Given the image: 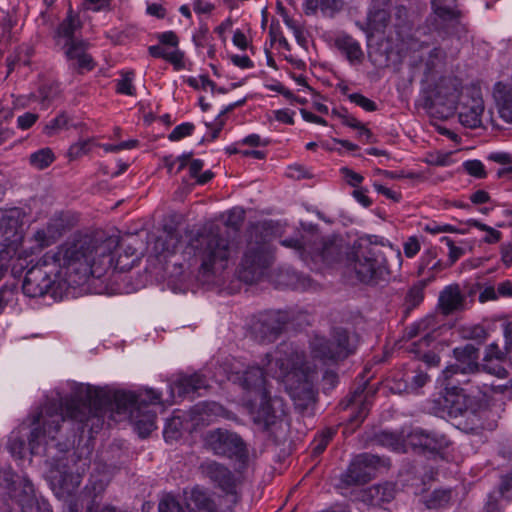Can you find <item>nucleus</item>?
<instances>
[{
    "mask_svg": "<svg viewBox=\"0 0 512 512\" xmlns=\"http://www.w3.org/2000/svg\"><path fill=\"white\" fill-rule=\"evenodd\" d=\"M465 298L458 285H449L443 289L439 296V306L445 315L464 308Z\"/></svg>",
    "mask_w": 512,
    "mask_h": 512,
    "instance_id": "25",
    "label": "nucleus"
},
{
    "mask_svg": "<svg viewBox=\"0 0 512 512\" xmlns=\"http://www.w3.org/2000/svg\"><path fill=\"white\" fill-rule=\"evenodd\" d=\"M194 130V125L191 123H183L176 126L169 135L171 141H178L188 135Z\"/></svg>",
    "mask_w": 512,
    "mask_h": 512,
    "instance_id": "47",
    "label": "nucleus"
},
{
    "mask_svg": "<svg viewBox=\"0 0 512 512\" xmlns=\"http://www.w3.org/2000/svg\"><path fill=\"white\" fill-rule=\"evenodd\" d=\"M396 494L395 485L392 483L377 484L368 487L362 493L363 502L372 507L373 510L379 509L380 512H390L384 506L391 503Z\"/></svg>",
    "mask_w": 512,
    "mask_h": 512,
    "instance_id": "17",
    "label": "nucleus"
},
{
    "mask_svg": "<svg viewBox=\"0 0 512 512\" xmlns=\"http://www.w3.org/2000/svg\"><path fill=\"white\" fill-rule=\"evenodd\" d=\"M441 242H444L449 248V265H453L461 256L464 255V249L458 246H455L453 240L447 236H443L440 239Z\"/></svg>",
    "mask_w": 512,
    "mask_h": 512,
    "instance_id": "42",
    "label": "nucleus"
},
{
    "mask_svg": "<svg viewBox=\"0 0 512 512\" xmlns=\"http://www.w3.org/2000/svg\"><path fill=\"white\" fill-rule=\"evenodd\" d=\"M437 258V251L435 248L428 249L421 258V263L418 269V274L423 275L425 270L433 263Z\"/></svg>",
    "mask_w": 512,
    "mask_h": 512,
    "instance_id": "52",
    "label": "nucleus"
},
{
    "mask_svg": "<svg viewBox=\"0 0 512 512\" xmlns=\"http://www.w3.org/2000/svg\"><path fill=\"white\" fill-rule=\"evenodd\" d=\"M13 117V111L8 107L0 105V145L5 143L13 135V132L4 127L3 123L9 121Z\"/></svg>",
    "mask_w": 512,
    "mask_h": 512,
    "instance_id": "37",
    "label": "nucleus"
},
{
    "mask_svg": "<svg viewBox=\"0 0 512 512\" xmlns=\"http://www.w3.org/2000/svg\"><path fill=\"white\" fill-rule=\"evenodd\" d=\"M348 98L351 102L355 103L356 105L360 106L366 111H375L376 110V104L372 100L368 99L367 97L363 96L359 93H353L348 95Z\"/></svg>",
    "mask_w": 512,
    "mask_h": 512,
    "instance_id": "48",
    "label": "nucleus"
},
{
    "mask_svg": "<svg viewBox=\"0 0 512 512\" xmlns=\"http://www.w3.org/2000/svg\"><path fill=\"white\" fill-rule=\"evenodd\" d=\"M157 245L162 247L163 252L175 253L179 245V235L176 232H168L165 238H158Z\"/></svg>",
    "mask_w": 512,
    "mask_h": 512,
    "instance_id": "38",
    "label": "nucleus"
},
{
    "mask_svg": "<svg viewBox=\"0 0 512 512\" xmlns=\"http://www.w3.org/2000/svg\"><path fill=\"white\" fill-rule=\"evenodd\" d=\"M492 96L498 117L512 126V85L497 82L493 87Z\"/></svg>",
    "mask_w": 512,
    "mask_h": 512,
    "instance_id": "20",
    "label": "nucleus"
},
{
    "mask_svg": "<svg viewBox=\"0 0 512 512\" xmlns=\"http://www.w3.org/2000/svg\"><path fill=\"white\" fill-rule=\"evenodd\" d=\"M209 38H210V35H209L208 27L203 25V26H200L197 33L194 34L193 41L196 46L205 47V46L209 45Z\"/></svg>",
    "mask_w": 512,
    "mask_h": 512,
    "instance_id": "53",
    "label": "nucleus"
},
{
    "mask_svg": "<svg viewBox=\"0 0 512 512\" xmlns=\"http://www.w3.org/2000/svg\"><path fill=\"white\" fill-rule=\"evenodd\" d=\"M192 6L198 14H208L214 9V5L205 0H193Z\"/></svg>",
    "mask_w": 512,
    "mask_h": 512,
    "instance_id": "64",
    "label": "nucleus"
},
{
    "mask_svg": "<svg viewBox=\"0 0 512 512\" xmlns=\"http://www.w3.org/2000/svg\"><path fill=\"white\" fill-rule=\"evenodd\" d=\"M191 497L194 500L197 507L207 511H211V503L204 493L199 490H193Z\"/></svg>",
    "mask_w": 512,
    "mask_h": 512,
    "instance_id": "57",
    "label": "nucleus"
},
{
    "mask_svg": "<svg viewBox=\"0 0 512 512\" xmlns=\"http://www.w3.org/2000/svg\"><path fill=\"white\" fill-rule=\"evenodd\" d=\"M424 441V449L429 451H437L447 445V439L443 434L424 430L421 436Z\"/></svg>",
    "mask_w": 512,
    "mask_h": 512,
    "instance_id": "34",
    "label": "nucleus"
},
{
    "mask_svg": "<svg viewBox=\"0 0 512 512\" xmlns=\"http://www.w3.org/2000/svg\"><path fill=\"white\" fill-rule=\"evenodd\" d=\"M316 374L315 368L305 362L304 354L281 345L265 355L261 366L252 365L243 371H232L228 379L258 396L270 391L267 380L270 376L283 383L296 406L307 408L315 401Z\"/></svg>",
    "mask_w": 512,
    "mask_h": 512,
    "instance_id": "3",
    "label": "nucleus"
},
{
    "mask_svg": "<svg viewBox=\"0 0 512 512\" xmlns=\"http://www.w3.org/2000/svg\"><path fill=\"white\" fill-rule=\"evenodd\" d=\"M38 119V115L27 112L17 118V125L20 129H29Z\"/></svg>",
    "mask_w": 512,
    "mask_h": 512,
    "instance_id": "59",
    "label": "nucleus"
},
{
    "mask_svg": "<svg viewBox=\"0 0 512 512\" xmlns=\"http://www.w3.org/2000/svg\"><path fill=\"white\" fill-rule=\"evenodd\" d=\"M446 53L440 47L432 48L425 57L421 56V62L424 65V73L431 74L445 60Z\"/></svg>",
    "mask_w": 512,
    "mask_h": 512,
    "instance_id": "28",
    "label": "nucleus"
},
{
    "mask_svg": "<svg viewBox=\"0 0 512 512\" xmlns=\"http://www.w3.org/2000/svg\"><path fill=\"white\" fill-rule=\"evenodd\" d=\"M328 4L329 0H305V13L307 15L313 14L319 7H321L322 9H329V7H327Z\"/></svg>",
    "mask_w": 512,
    "mask_h": 512,
    "instance_id": "61",
    "label": "nucleus"
},
{
    "mask_svg": "<svg viewBox=\"0 0 512 512\" xmlns=\"http://www.w3.org/2000/svg\"><path fill=\"white\" fill-rule=\"evenodd\" d=\"M349 271L363 283H377L389 275L386 254L382 247L369 245L356 252L354 258L348 259Z\"/></svg>",
    "mask_w": 512,
    "mask_h": 512,
    "instance_id": "8",
    "label": "nucleus"
},
{
    "mask_svg": "<svg viewBox=\"0 0 512 512\" xmlns=\"http://www.w3.org/2000/svg\"><path fill=\"white\" fill-rule=\"evenodd\" d=\"M59 235V229L55 225L49 224L47 227L36 231L34 239L39 248H44L51 245Z\"/></svg>",
    "mask_w": 512,
    "mask_h": 512,
    "instance_id": "29",
    "label": "nucleus"
},
{
    "mask_svg": "<svg viewBox=\"0 0 512 512\" xmlns=\"http://www.w3.org/2000/svg\"><path fill=\"white\" fill-rule=\"evenodd\" d=\"M434 280V276L423 279L418 284L414 285L406 295V302L412 306H417L424 298L423 289L424 287Z\"/></svg>",
    "mask_w": 512,
    "mask_h": 512,
    "instance_id": "35",
    "label": "nucleus"
},
{
    "mask_svg": "<svg viewBox=\"0 0 512 512\" xmlns=\"http://www.w3.org/2000/svg\"><path fill=\"white\" fill-rule=\"evenodd\" d=\"M81 27L79 17L73 13L72 9H69L67 17L61 22L57 29V43L65 46L72 42H77L79 39L76 35L81 30Z\"/></svg>",
    "mask_w": 512,
    "mask_h": 512,
    "instance_id": "24",
    "label": "nucleus"
},
{
    "mask_svg": "<svg viewBox=\"0 0 512 512\" xmlns=\"http://www.w3.org/2000/svg\"><path fill=\"white\" fill-rule=\"evenodd\" d=\"M456 363L449 365L443 370L444 380L452 379L454 376L472 374V378L465 380L467 384H481L482 377L480 366L478 364L479 353L473 345L467 344L463 347H457L453 351Z\"/></svg>",
    "mask_w": 512,
    "mask_h": 512,
    "instance_id": "12",
    "label": "nucleus"
},
{
    "mask_svg": "<svg viewBox=\"0 0 512 512\" xmlns=\"http://www.w3.org/2000/svg\"><path fill=\"white\" fill-rule=\"evenodd\" d=\"M333 435L334 431L331 429H327L318 438H316L313 443L312 454L314 456L320 455L326 449Z\"/></svg>",
    "mask_w": 512,
    "mask_h": 512,
    "instance_id": "39",
    "label": "nucleus"
},
{
    "mask_svg": "<svg viewBox=\"0 0 512 512\" xmlns=\"http://www.w3.org/2000/svg\"><path fill=\"white\" fill-rule=\"evenodd\" d=\"M16 487L10 498L14 499L21 506L22 512H31L36 503L33 484L28 478L23 476Z\"/></svg>",
    "mask_w": 512,
    "mask_h": 512,
    "instance_id": "27",
    "label": "nucleus"
},
{
    "mask_svg": "<svg viewBox=\"0 0 512 512\" xmlns=\"http://www.w3.org/2000/svg\"><path fill=\"white\" fill-rule=\"evenodd\" d=\"M387 0H373V4L369 9L365 26H360L371 37L375 32H382L389 22V12L384 7Z\"/></svg>",
    "mask_w": 512,
    "mask_h": 512,
    "instance_id": "21",
    "label": "nucleus"
},
{
    "mask_svg": "<svg viewBox=\"0 0 512 512\" xmlns=\"http://www.w3.org/2000/svg\"><path fill=\"white\" fill-rule=\"evenodd\" d=\"M457 0H431L432 26L440 35H453L462 29L461 12L454 6Z\"/></svg>",
    "mask_w": 512,
    "mask_h": 512,
    "instance_id": "14",
    "label": "nucleus"
},
{
    "mask_svg": "<svg viewBox=\"0 0 512 512\" xmlns=\"http://www.w3.org/2000/svg\"><path fill=\"white\" fill-rule=\"evenodd\" d=\"M464 170L471 176L484 178L486 171L480 160H468L463 163Z\"/></svg>",
    "mask_w": 512,
    "mask_h": 512,
    "instance_id": "41",
    "label": "nucleus"
},
{
    "mask_svg": "<svg viewBox=\"0 0 512 512\" xmlns=\"http://www.w3.org/2000/svg\"><path fill=\"white\" fill-rule=\"evenodd\" d=\"M423 435H424L423 429H420V428L412 429L406 435H402L403 444L410 445L413 447H421L424 449V441L422 440V437H421Z\"/></svg>",
    "mask_w": 512,
    "mask_h": 512,
    "instance_id": "40",
    "label": "nucleus"
},
{
    "mask_svg": "<svg viewBox=\"0 0 512 512\" xmlns=\"http://www.w3.org/2000/svg\"><path fill=\"white\" fill-rule=\"evenodd\" d=\"M188 245L200 259L198 277L203 283H213L228 268L236 249L216 227H204L189 236Z\"/></svg>",
    "mask_w": 512,
    "mask_h": 512,
    "instance_id": "5",
    "label": "nucleus"
},
{
    "mask_svg": "<svg viewBox=\"0 0 512 512\" xmlns=\"http://www.w3.org/2000/svg\"><path fill=\"white\" fill-rule=\"evenodd\" d=\"M89 43L85 40H78L63 46L65 56L73 69L79 71H90L94 68L92 56L87 52Z\"/></svg>",
    "mask_w": 512,
    "mask_h": 512,
    "instance_id": "19",
    "label": "nucleus"
},
{
    "mask_svg": "<svg viewBox=\"0 0 512 512\" xmlns=\"http://www.w3.org/2000/svg\"><path fill=\"white\" fill-rule=\"evenodd\" d=\"M115 243L112 238L99 243L85 236L62 245L57 252L47 253L42 265L27 271L22 284L24 294L39 297L49 291L54 283L52 271L46 269L49 265L58 267L55 277L62 278L71 286L84 283L90 276L101 277L112 266L111 253Z\"/></svg>",
    "mask_w": 512,
    "mask_h": 512,
    "instance_id": "2",
    "label": "nucleus"
},
{
    "mask_svg": "<svg viewBox=\"0 0 512 512\" xmlns=\"http://www.w3.org/2000/svg\"><path fill=\"white\" fill-rule=\"evenodd\" d=\"M272 260V251L267 243H249L240 263V278L247 283L257 281Z\"/></svg>",
    "mask_w": 512,
    "mask_h": 512,
    "instance_id": "11",
    "label": "nucleus"
},
{
    "mask_svg": "<svg viewBox=\"0 0 512 512\" xmlns=\"http://www.w3.org/2000/svg\"><path fill=\"white\" fill-rule=\"evenodd\" d=\"M428 379L429 377L426 373L422 371L417 372L414 376H412L410 383H408L410 392L416 391L423 387L427 383Z\"/></svg>",
    "mask_w": 512,
    "mask_h": 512,
    "instance_id": "56",
    "label": "nucleus"
},
{
    "mask_svg": "<svg viewBox=\"0 0 512 512\" xmlns=\"http://www.w3.org/2000/svg\"><path fill=\"white\" fill-rule=\"evenodd\" d=\"M133 72H126L123 74L122 79H120L117 83V91L122 94H126L129 96L134 95L135 88L132 84L133 80Z\"/></svg>",
    "mask_w": 512,
    "mask_h": 512,
    "instance_id": "43",
    "label": "nucleus"
},
{
    "mask_svg": "<svg viewBox=\"0 0 512 512\" xmlns=\"http://www.w3.org/2000/svg\"><path fill=\"white\" fill-rule=\"evenodd\" d=\"M22 239L21 224L12 215L3 216L0 221V240L6 246H17Z\"/></svg>",
    "mask_w": 512,
    "mask_h": 512,
    "instance_id": "26",
    "label": "nucleus"
},
{
    "mask_svg": "<svg viewBox=\"0 0 512 512\" xmlns=\"http://www.w3.org/2000/svg\"><path fill=\"white\" fill-rule=\"evenodd\" d=\"M249 414L259 430L273 433L285 416V404L278 396L271 397L270 391L255 396L248 403Z\"/></svg>",
    "mask_w": 512,
    "mask_h": 512,
    "instance_id": "10",
    "label": "nucleus"
},
{
    "mask_svg": "<svg viewBox=\"0 0 512 512\" xmlns=\"http://www.w3.org/2000/svg\"><path fill=\"white\" fill-rule=\"evenodd\" d=\"M281 244L294 249L305 263L317 269L338 263L348 250L343 239L336 236L321 237L315 232L307 233L301 239L286 238Z\"/></svg>",
    "mask_w": 512,
    "mask_h": 512,
    "instance_id": "6",
    "label": "nucleus"
},
{
    "mask_svg": "<svg viewBox=\"0 0 512 512\" xmlns=\"http://www.w3.org/2000/svg\"><path fill=\"white\" fill-rule=\"evenodd\" d=\"M207 380L200 374L181 375L170 385L171 395L174 397V391L177 390L179 397H186L190 394L199 393L201 389H207Z\"/></svg>",
    "mask_w": 512,
    "mask_h": 512,
    "instance_id": "22",
    "label": "nucleus"
},
{
    "mask_svg": "<svg viewBox=\"0 0 512 512\" xmlns=\"http://www.w3.org/2000/svg\"><path fill=\"white\" fill-rule=\"evenodd\" d=\"M54 159V153L50 148H42L30 155L31 165L39 170L47 168Z\"/></svg>",
    "mask_w": 512,
    "mask_h": 512,
    "instance_id": "30",
    "label": "nucleus"
},
{
    "mask_svg": "<svg viewBox=\"0 0 512 512\" xmlns=\"http://www.w3.org/2000/svg\"><path fill=\"white\" fill-rule=\"evenodd\" d=\"M287 320V314L281 311L262 314L252 326L253 334L260 342H273L283 330Z\"/></svg>",
    "mask_w": 512,
    "mask_h": 512,
    "instance_id": "16",
    "label": "nucleus"
},
{
    "mask_svg": "<svg viewBox=\"0 0 512 512\" xmlns=\"http://www.w3.org/2000/svg\"><path fill=\"white\" fill-rule=\"evenodd\" d=\"M188 84L196 89H210L214 91L216 84L206 76H200L198 78L191 77L187 80Z\"/></svg>",
    "mask_w": 512,
    "mask_h": 512,
    "instance_id": "51",
    "label": "nucleus"
},
{
    "mask_svg": "<svg viewBox=\"0 0 512 512\" xmlns=\"http://www.w3.org/2000/svg\"><path fill=\"white\" fill-rule=\"evenodd\" d=\"M358 337L343 328H335L330 339L315 336L310 343L314 358L323 361L343 360L353 354L357 348Z\"/></svg>",
    "mask_w": 512,
    "mask_h": 512,
    "instance_id": "9",
    "label": "nucleus"
},
{
    "mask_svg": "<svg viewBox=\"0 0 512 512\" xmlns=\"http://www.w3.org/2000/svg\"><path fill=\"white\" fill-rule=\"evenodd\" d=\"M71 126H74V124L70 122V118L65 113H61L45 125L43 132L48 136H53L62 130L69 129Z\"/></svg>",
    "mask_w": 512,
    "mask_h": 512,
    "instance_id": "31",
    "label": "nucleus"
},
{
    "mask_svg": "<svg viewBox=\"0 0 512 512\" xmlns=\"http://www.w3.org/2000/svg\"><path fill=\"white\" fill-rule=\"evenodd\" d=\"M90 150V141L89 140H80L74 144H72L68 150V155L71 159L79 158L85 154H87Z\"/></svg>",
    "mask_w": 512,
    "mask_h": 512,
    "instance_id": "44",
    "label": "nucleus"
},
{
    "mask_svg": "<svg viewBox=\"0 0 512 512\" xmlns=\"http://www.w3.org/2000/svg\"><path fill=\"white\" fill-rule=\"evenodd\" d=\"M505 354L506 352L504 353L497 344L492 343L486 348L484 361H492L493 359L501 360L504 358Z\"/></svg>",
    "mask_w": 512,
    "mask_h": 512,
    "instance_id": "60",
    "label": "nucleus"
},
{
    "mask_svg": "<svg viewBox=\"0 0 512 512\" xmlns=\"http://www.w3.org/2000/svg\"><path fill=\"white\" fill-rule=\"evenodd\" d=\"M206 447L215 455L243 460L246 457V447L242 439L235 433L216 429L207 432L204 438Z\"/></svg>",
    "mask_w": 512,
    "mask_h": 512,
    "instance_id": "13",
    "label": "nucleus"
},
{
    "mask_svg": "<svg viewBox=\"0 0 512 512\" xmlns=\"http://www.w3.org/2000/svg\"><path fill=\"white\" fill-rule=\"evenodd\" d=\"M21 479L22 477L17 476L10 468H4L0 471V488L10 497Z\"/></svg>",
    "mask_w": 512,
    "mask_h": 512,
    "instance_id": "33",
    "label": "nucleus"
},
{
    "mask_svg": "<svg viewBox=\"0 0 512 512\" xmlns=\"http://www.w3.org/2000/svg\"><path fill=\"white\" fill-rule=\"evenodd\" d=\"M504 337L506 340V355L509 357L510 361L512 362V321L508 322L504 325L503 328Z\"/></svg>",
    "mask_w": 512,
    "mask_h": 512,
    "instance_id": "63",
    "label": "nucleus"
},
{
    "mask_svg": "<svg viewBox=\"0 0 512 512\" xmlns=\"http://www.w3.org/2000/svg\"><path fill=\"white\" fill-rule=\"evenodd\" d=\"M445 395L444 406L448 409L451 416H464L471 420V425L465 426L467 431H475L482 427L481 413L487 408L489 403V393H503L509 386H512V380L506 384L481 383L470 384L467 388L457 387L452 379L444 380Z\"/></svg>",
    "mask_w": 512,
    "mask_h": 512,
    "instance_id": "4",
    "label": "nucleus"
},
{
    "mask_svg": "<svg viewBox=\"0 0 512 512\" xmlns=\"http://www.w3.org/2000/svg\"><path fill=\"white\" fill-rule=\"evenodd\" d=\"M420 250V243L416 237H410L404 243V253L408 258L414 257Z\"/></svg>",
    "mask_w": 512,
    "mask_h": 512,
    "instance_id": "62",
    "label": "nucleus"
},
{
    "mask_svg": "<svg viewBox=\"0 0 512 512\" xmlns=\"http://www.w3.org/2000/svg\"><path fill=\"white\" fill-rule=\"evenodd\" d=\"M467 225L478 228L481 231L486 232L483 241L488 244L497 243L501 239V232L498 230L478 221L475 219H469Z\"/></svg>",
    "mask_w": 512,
    "mask_h": 512,
    "instance_id": "36",
    "label": "nucleus"
},
{
    "mask_svg": "<svg viewBox=\"0 0 512 512\" xmlns=\"http://www.w3.org/2000/svg\"><path fill=\"white\" fill-rule=\"evenodd\" d=\"M424 28H419L415 31L409 42V48L411 50L422 49L424 46H428L427 40H420L421 36L425 34Z\"/></svg>",
    "mask_w": 512,
    "mask_h": 512,
    "instance_id": "55",
    "label": "nucleus"
},
{
    "mask_svg": "<svg viewBox=\"0 0 512 512\" xmlns=\"http://www.w3.org/2000/svg\"><path fill=\"white\" fill-rule=\"evenodd\" d=\"M388 466L389 461L386 458L369 453L357 455L344 475V482L348 485L365 483L371 479L376 470Z\"/></svg>",
    "mask_w": 512,
    "mask_h": 512,
    "instance_id": "15",
    "label": "nucleus"
},
{
    "mask_svg": "<svg viewBox=\"0 0 512 512\" xmlns=\"http://www.w3.org/2000/svg\"><path fill=\"white\" fill-rule=\"evenodd\" d=\"M341 173L345 178L346 182L351 186L356 187L363 181V177L360 174L354 172L353 170L347 167L341 168Z\"/></svg>",
    "mask_w": 512,
    "mask_h": 512,
    "instance_id": "58",
    "label": "nucleus"
},
{
    "mask_svg": "<svg viewBox=\"0 0 512 512\" xmlns=\"http://www.w3.org/2000/svg\"><path fill=\"white\" fill-rule=\"evenodd\" d=\"M454 91L445 99L442 96L441 89L432 100L431 109L433 114H438L440 118L450 117L458 109L460 123L468 128H477L482 124V115L484 113V101L479 90H466L457 94L455 85Z\"/></svg>",
    "mask_w": 512,
    "mask_h": 512,
    "instance_id": "7",
    "label": "nucleus"
},
{
    "mask_svg": "<svg viewBox=\"0 0 512 512\" xmlns=\"http://www.w3.org/2000/svg\"><path fill=\"white\" fill-rule=\"evenodd\" d=\"M432 340L433 337L429 333H425L423 336L420 337L418 341L411 343L408 349L409 351L415 354H420L422 352V349L424 347H428Z\"/></svg>",
    "mask_w": 512,
    "mask_h": 512,
    "instance_id": "54",
    "label": "nucleus"
},
{
    "mask_svg": "<svg viewBox=\"0 0 512 512\" xmlns=\"http://www.w3.org/2000/svg\"><path fill=\"white\" fill-rule=\"evenodd\" d=\"M427 163L434 166H449L451 164L450 153H431L427 157Z\"/></svg>",
    "mask_w": 512,
    "mask_h": 512,
    "instance_id": "49",
    "label": "nucleus"
},
{
    "mask_svg": "<svg viewBox=\"0 0 512 512\" xmlns=\"http://www.w3.org/2000/svg\"><path fill=\"white\" fill-rule=\"evenodd\" d=\"M161 403V394L153 389H143L138 394L126 391H111L91 385L79 384L72 396L61 402L49 401L33 419L36 425L28 439L32 455L45 454L50 458V481L61 494H72L81 483V475L88 463L72 454L65 456L66 443L55 442L60 423L71 419L97 431L102 427L106 406L118 413H129L141 437L156 429V411L151 407Z\"/></svg>",
    "mask_w": 512,
    "mask_h": 512,
    "instance_id": "1",
    "label": "nucleus"
},
{
    "mask_svg": "<svg viewBox=\"0 0 512 512\" xmlns=\"http://www.w3.org/2000/svg\"><path fill=\"white\" fill-rule=\"evenodd\" d=\"M452 491L450 489H438L431 493L426 500V506L429 509H438L446 506L451 500Z\"/></svg>",
    "mask_w": 512,
    "mask_h": 512,
    "instance_id": "32",
    "label": "nucleus"
},
{
    "mask_svg": "<svg viewBox=\"0 0 512 512\" xmlns=\"http://www.w3.org/2000/svg\"><path fill=\"white\" fill-rule=\"evenodd\" d=\"M334 44L351 65H357L363 62L364 52L360 43L352 36L339 34L336 36Z\"/></svg>",
    "mask_w": 512,
    "mask_h": 512,
    "instance_id": "23",
    "label": "nucleus"
},
{
    "mask_svg": "<svg viewBox=\"0 0 512 512\" xmlns=\"http://www.w3.org/2000/svg\"><path fill=\"white\" fill-rule=\"evenodd\" d=\"M483 371L488 374L494 375L499 379H504L507 376V371L499 363H493L492 361H485L482 365Z\"/></svg>",
    "mask_w": 512,
    "mask_h": 512,
    "instance_id": "50",
    "label": "nucleus"
},
{
    "mask_svg": "<svg viewBox=\"0 0 512 512\" xmlns=\"http://www.w3.org/2000/svg\"><path fill=\"white\" fill-rule=\"evenodd\" d=\"M158 510L159 512H185L172 496H165L160 501Z\"/></svg>",
    "mask_w": 512,
    "mask_h": 512,
    "instance_id": "46",
    "label": "nucleus"
},
{
    "mask_svg": "<svg viewBox=\"0 0 512 512\" xmlns=\"http://www.w3.org/2000/svg\"><path fill=\"white\" fill-rule=\"evenodd\" d=\"M202 473L215 482L226 493H235L236 480L231 471L224 465L212 460L201 464Z\"/></svg>",
    "mask_w": 512,
    "mask_h": 512,
    "instance_id": "18",
    "label": "nucleus"
},
{
    "mask_svg": "<svg viewBox=\"0 0 512 512\" xmlns=\"http://www.w3.org/2000/svg\"><path fill=\"white\" fill-rule=\"evenodd\" d=\"M8 448L10 453L19 459H23L26 454V445L24 440L12 437L9 441Z\"/></svg>",
    "mask_w": 512,
    "mask_h": 512,
    "instance_id": "45",
    "label": "nucleus"
}]
</instances>
